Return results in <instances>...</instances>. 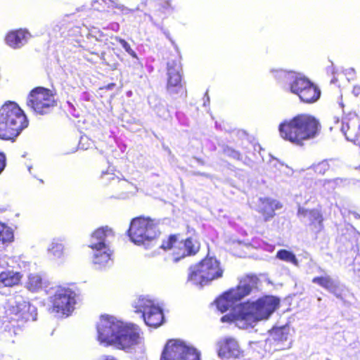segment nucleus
Listing matches in <instances>:
<instances>
[{"label":"nucleus","mask_w":360,"mask_h":360,"mask_svg":"<svg viewBox=\"0 0 360 360\" xmlns=\"http://www.w3.org/2000/svg\"><path fill=\"white\" fill-rule=\"evenodd\" d=\"M321 130L319 120L314 115L300 113L285 119L278 125L280 136L295 146H302L305 141L315 139Z\"/></svg>","instance_id":"1"},{"label":"nucleus","mask_w":360,"mask_h":360,"mask_svg":"<svg viewBox=\"0 0 360 360\" xmlns=\"http://www.w3.org/2000/svg\"><path fill=\"white\" fill-rule=\"evenodd\" d=\"M29 125V120L20 106L6 102L0 108V139L14 142Z\"/></svg>","instance_id":"2"},{"label":"nucleus","mask_w":360,"mask_h":360,"mask_svg":"<svg viewBox=\"0 0 360 360\" xmlns=\"http://www.w3.org/2000/svg\"><path fill=\"white\" fill-rule=\"evenodd\" d=\"M188 280L200 286L223 276L224 269L221 263L214 257L206 256L189 269Z\"/></svg>","instance_id":"3"},{"label":"nucleus","mask_w":360,"mask_h":360,"mask_svg":"<svg viewBox=\"0 0 360 360\" xmlns=\"http://www.w3.org/2000/svg\"><path fill=\"white\" fill-rule=\"evenodd\" d=\"M127 234L134 244L143 245L156 239L160 231L155 219L139 216L131 220Z\"/></svg>","instance_id":"4"},{"label":"nucleus","mask_w":360,"mask_h":360,"mask_svg":"<svg viewBox=\"0 0 360 360\" xmlns=\"http://www.w3.org/2000/svg\"><path fill=\"white\" fill-rule=\"evenodd\" d=\"M279 299L273 296H264L255 302H244L243 319L248 324L268 319L279 307Z\"/></svg>","instance_id":"5"},{"label":"nucleus","mask_w":360,"mask_h":360,"mask_svg":"<svg viewBox=\"0 0 360 360\" xmlns=\"http://www.w3.org/2000/svg\"><path fill=\"white\" fill-rule=\"evenodd\" d=\"M180 234H170L162 241L160 248L165 251L171 250L175 262L186 257L196 255L200 250L199 242L192 237L185 240L179 239Z\"/></svg>","instance_id":"6"},{"label":"nucleus","mask_w":360,"mask_h":360,"mask_svg":"<svg viewBox=\"0 0 360 360\" xmlns=\"http://www.w3.org/2000/svg\"><path fill=\"white\" fill-rule=\"evenodd\" d=\"M26 103L36 114H48L57 105L56 93L43 86L34 87L28 94Z\"/></svg>","instance_id":"7"},{"label":"nucleus","mask_w":360,"mask_h":360,"mask_svg":"<svg viewBox=\"0 0 360 360\" xmlns=\"http://www.w3.org/2000/svg\"><path fill=\"white\" fill-rule=\"evenodd\" d=\"M77 294L69 287H58L50 297V312L63 317L69 316L75 309Z\"/></svg>","instance_id":"8"},{"label":"nucleus","mask_w":360,"mask_h":360,"mask_svg":"<svg viewBox=\"0 0 360 360\" xmlns=\"http://www.w3.org/2000/svg\"><path fill=\"white\" fill-rule=\"evenodd\" d=\"M160 360H200V353L179 340H169L165 344Z\"/></svg>","instance_id":"9"},{"label":"nucleus","mask_w":360,"mask_h":360,"mask_svg":"<svg viewBox=\"0 0 360 360\" xmlns=\"http://www.w3.org/2000/svg\"><path fill=\"white\" fill-rule=\"evenodd\" d=\"M133 307L136 313L141 314L142 318L147 326L156 328L163 323V311L153 300L141 297Z\"/></svg>","instance_id":"10"},{"label":"nucleus","mask_w":360,"mask_h":360,"mask_svg":"<svg viewBox=\"0 0 360 360\" xmlns=\"http://www.w3.org/2000/svg\"><path fill=\"white\" fill-rule=\"evenodd\" d=\"M122 323L112 316L101 315L96 325L99 342L105 347L112 346Z\"/></svg>","instance_id":"11"},{"label":"nucleus","mask_w":360,"mask_h":360,"mask_svg":"<svg viewBox=\"0 0 360 360\" xmlns=\"http://www.w3.org/2000/svg\"><path fill=\"white\" fill-rule=\"evenodd\" d=\"M141 329L134 323H122L112 346L122 350H127L139 344Z\"/></svg>","instance_id":"12"},{"label":"nucleus","mask_w":360,"mask_h":360,"mask_svg":"<svg viewBox=\"0 0 360 360\" xmlns=\"http://www.w3.org/2000/svg\"><path fill=\"white\" fill-rule=\"evenodd\" d=\"M35 316L30 303L25 300L16 302L6 311L8 321L17 327L21 326L28 321L34 320Z\"/></svg>","instance_id":"13"},{"label":"nucleus","mask_w":360,"mask_h":360,"mask_svg":"<svg viewBox=\"0 0 360 360\" xmlns=\"http://www.w3.org/2000/svg\"><path fill=\"white\" fill-rule=\"evenodd\" d=\"M166 91L174 98L186 97L187 95L186 89L182 82V76L176 67H167Z\"/></svg>","instance_id":"14"},{"label":"nucleus","mask_w":360,"mask_h":360,"mask_svg":"<svg viewBox=\"0 0 360 360\" xmlns=\"http://www.w3.org/2000/svg\"><path fill=\"white\" fill-rule=\"evenodd\" d=\"M218 355L224 359H237L243 356L238 342L234 338H226L219 345Z\"/></svg>","instance_id":"15"},{"label":"nucleus","mask_w":360,"mask_h":360,"mask_svg":"<svg viewBox=\"0 0 360 360\" xmlns=\"http://www.w3.org/2000/svg\"><path fill=\"white\" fill-rule=\"evenodd\" d=\"M114 237V233L108 227H100L96 229L91 235L92 243L89 248L94 250H105L108 247V238Z\"/></svg>","instance_id":"16"},{"label":"nucleus","mask_w":360,"mask_h":360,"mask_svg":"<svg viewBox=\"0 0 360 360\" xmlns=\"http://www.w3.org/2000/svg\"><path fill=\"white\" fill-rule=\"evenodd\" d=\"M30 37L31 34L27 29L19 28L7 32L5 42L8 46L16 49L25 44Z\"/></svg>","instance_id":"17"},{"label":"nucleus","mask_w":360,"mask_h":360,"mask_svg":"<svg viewBox=\"0 0 360 360\" xmlns=\"http://www.w3.org/2000/svg\"><path fill=\"white\" fill-rule=\"evenodd\" d=\"M282 207V204L271 198H261L259 200L257 211L262 216L265 221L275 216L276 210Z\"/></svg>","instance_id":"18"},{"label":"nucleus","mask_w":360,"mask_h":360,"mask_svg":"<svg viewBox=\"0 0 360 360\" xmlns=\"http://www.w3.org/2000/svg\"><path fill=\"white\" fill-rule=\"evenodd\" d=\"M259 278L256 275L248 274L244 276L240 280L239 284L232 288L236 292L234 295H237L241 300L244 297L248 295L252 290L253 288H257Z\"/></svg>","instance_id":"19"},{"label":"nucleus","mask_w":360,"mask_h":360,"mask_svg":"<svg viewBox=\"0 0 360 360\" xmlns=\"http://www.w3.org/2000/svg\"><path fill=\"white\" fill-rule=\"evenodd\" d=\"M235 293L233 289L231 288L217 297L215 300V303L218 310L224 313L231 308L237 302L240 301V299L238 296H235Z\"/></svg>","instance_id":"20"},{"label":"nucleus","mask_w":360,"mask_h":360,"mask_svg":"<svg viewBox=\"0 0 360 360\" xmlns=\"http://www.w3.org/2000/svg\"><path fill=\"white\" fill-rule=\"evenodd\" d=\"M22 278L19 271L6 270L0 273V285L3 287H13L18 285Z\"/></svg>","instance_id":"21"},{"label":"nucleus","mask_w":360,"mask_h":360,"mask_svg":"<svg viewBox=\"0 0 360 360\" xmlns=\"http://www.w3.org/2000/svg\"><path fill=\"white\" fill-rule=\"evenodd\" d=\"M300 98L304 103H313L320 96V91L312 82L305 88L299 95Z\"/></svg>","instance_id":"22"},{"label":"nucleus","mask_w":360,"mask_h":360,"mask_svg":"<svg viewBox=\"0 0 360 360\" xmlns=\"http://www.w3.org/2000/svg\"><path fill=\"white\" fill-rule=\"evenodd\" d=\"M312 283H316L330 292H334L338 288L334 280L329 275L316 276L313 278Z\"/></svg>","instance_id":"23"},{"label":"nucleus","mask_w":360,"mask_h":360,"mask_svg":"<svg viewBox=\"0 0 360 360\" xmlns=\"http://www.w3.org/2000/svg\"><path fill=\"white\" fill-rule=\"evenodd\" d=\"M290 335L289 328L281 326L274 329L272 333V339L276 345H280L287 341Z\"/></svg>","instance_id":"24"},{"label":"nucleus","mask_w":360,"mask_h":360,"mask_svg":"<svg viewBox=\"0 0 360 360\" xmlns=\"http://www.w3.org/2000/svg\"><path fill=\"white\" fill-rule=\"evenodd\" d=\"M43 287L42 279L37 274H30L26 282V288L31 292H38Z\"/></svg>","instance_id":"25"},{"label":"nucleus","mask_w":360,"mask_h":360,"mask_svg":"<svg viewBox=\"0 0 360 360\" xmlns=\"http://www.w3.org/2000/svg\"><path fill=\"white\" fill-rule=\"evenodd\" d=\"M310 83L311 82L304 77H296L290 84V91L298 96Z\"/></svg>","instance_id":"26"},{"label":"nucleus","mask_w":360,"mask_h":360,"mask_svg":"<svg viewBox=\"0 0 360 360\" xmlns=\"http://www.w3.org/2000/svg\"><path fill=\"white\" fill-rule=\"evenodd\" d=\"M97 252L94 256V263L98 265H105L107 264L111 257L112 252H110L108 247L105 250H96Z\"/></svg>","instance_id":"27"},{"label":"nucleus","mask_w":360,"mask_h":360,"mask_svg":"<svg viewBox=\"0 0 360 360\" xmlns=\"http://www.w3.org/2000/svg\"><path fill=\"white\" fill-rule=\"evenodd\" d=\"M245 312L243 305L241 304L239 307V310L236 314H226L221 318V321L223 323H232L236 321H245L243 319V313Z\"/></svg>","instance_id":"28"},{"label":"nucleus","mask_w":360,"mask_h":360,"mask_svg":"<svg viewBox=\"0 0 360 360\" xmlns=\"http://www.w3.org/2000/svg\"><path fill=\"white\" fill-rule=\"evenodd\" d=\"M309 224L314 226L323 227V217L320 210L317 209H311L310 213L308 216Z\"/></svg>","instance_id":"29"},{"label":"nucleus","mask_w":360,"mask_h":360,"mask_svg":"<svg viewBox=\"0 0 360 360\" xmlns=\"http://www.w3.org/2000/svg\"><path fill=\"white\" fill-rule=\"evenodd\" d=\"M276 258L284 262L292 263L295 265L298 264L295 255L292 252L285 249L279 250L276 252Z\"/></svg>","instance_id":"30"},{"label":"nucleus","mask_w":360,"mask_h":360,"mask_svg":"<svg viewBox=\"0 0 360 360\" xmlns=\"http://www.w3.org/2000/svg\"><path fill=\"white\" fill-rule=\"evenodd\" d=\"M13 240L12 230L3 223L0 222V242L1 243H10Z\"/></svg>","instance_id":"31"},{"label":"nucleus","mask_w":360,"mask_h":360,"mask_svg":"<svg viewBox=\"0 0 360 360\" xmlns=\"http://www.w3.org/2000/svg\"><path fill=\"white\" fill-rule=\"evenodd\" d=\"M347 139L360 146V124L356 125L354 131L347 134Z\"/></svg>","instance_id":"32"},{"label":"nucleus","mask_w":360,"mask_h":360,"mask_svg":"<svg viewBox=\"0 0 360 360\" xmlns=\"http://www.w3.org/2000/svg\"><path fill=\"white\" fill-rule=\"evenodd\" d=\"M356 123L354 121L350 120L348 122H343L342 124L341 130L347 138V134L350 131H354V128L356 127Z\"/></svg>","instance_id":"33"},{"label":"nucleus","mask_w":360,"mask_h":360,"mask_svg":"<svg viewBox=\"0 0 360 360\" xmlns=\"http://www.w3.org/2000/svg\"><path fill=\"white\" fill-rule=\"evenodd\" d=\"M115 39L118 43H120L122 45V46L128 53H129L130 55H134V51L132 50L131 46L126 40L119 37H115Z\"/></svg>","instance_id":"34"},{"label":"nucleus","mask_w":360,"mask_h":360,"mask_svg":"<svg viewBox=\"0 0 360 360\" xmlns=\"http://www.w3.org/2000/svg\"><path fill=\"white\" fill-rule=\"evenodd\" d=\"M6 166V156L4 152L0 151V174L4 170Z\"/></svg>","instance_id":"35"},{"label":"nucleus","mask_w":360,"mask_h":360,"mask_svg":"<svg viewBox=\"0 0 360 360\" xmlns=\"http://www.w3.org/2000/svg\"><path fill=\"white\" fill-rule=\"evenodd\" d=\"M226 152L231 158L238 160H241V154L238 151L233 149H228Z\"/></svg>","instance_id":"36"},{"label":"nucleus","mask_w":360,"mask_h":360,"mask_svg":"<svg viewBox=\"0 0 360 360\" xmlns=\"http://www.w3.org/2000/svg\"><path fill=\"white\" fill-rule=\"evenodd\" d=\"M51 251L54 255L60 257L62 255L63 247L60 244H56L52 247Z\"/></svg>","instance_id":"37"},{"label":"nucleus","mask_w":360,"mask_h":360,"mask_svg":"<svg viewBox=\"0 0 360 360\" xmlns=\"http://www.w3.org/2000/svg\"><path fill=\"white\" fill-rule=\"evenodd\" d=\"M310 210L309 209H306V208H304V207H299L298 210H297V215L299 217H308L309 213H310Z\"/></svg>","instance_id":"38"},{"label":"nucleus","mask_w":360,"mask_h":360,"mask_svg":"<svg viewBox=\"0 0 360 360\" xmlns=\"http://www.w3.org/2000/svg\"><path fill=\"white\" fill-rule=\"evenodd\" d=\"M115 86H116V84L115 83L112 82L107 85L100 87V89L101 90H110V89H113Z\"/></svg>","instance_id":"39"}]
</instances>
